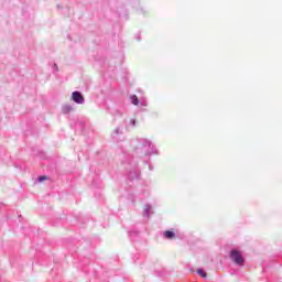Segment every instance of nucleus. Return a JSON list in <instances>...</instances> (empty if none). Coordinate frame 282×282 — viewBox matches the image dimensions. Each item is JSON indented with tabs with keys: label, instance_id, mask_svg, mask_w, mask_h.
<instances>
[{
	"label": "nucleus",
	"instance_id": "1",
	"mask_svg": "<svg viewBox=\"0 0 282 282\" xmlns=\"http://www.w3.org/2000/svg\"><path fill=\"white\" fill-rule=\"evenodd\" d=\"M229 257L231 261L236 263V265H243V263L246 262V259H243V256H241V252H239L238 250H231Z\"/></svg>",
	"mask_w": 282,
	"mask_h": 282
},
{
	"label": "nucleus",
	"instance_id": "2",
	"mask_svg": "<svg viewBox=\"0 0 282 282\" xmlns=\"http://www.w3.org/2000/svg\"><path fill=\"white\" fill-rule=\"evenodd\" d=\"M72 98L77 105H83V102H85V97H83V94H80L79 91H74L72 94Z\"/></svg>",
	"mask_w": 282,
	"mask_h": 282
},
{
	"label": "nucleus",
	"instance_id": "3",
	"mask_svg": "<svg viewBox=\"0 0 282 282\" xmlns=\"http://www.w3.org/2000/svg\"><path fill=\"white\" fill-rule=\"evenodd\" d=\"M163 235H164L165 239H175V232H173L171 230L164 231Z\"/></svg>",
	"mask_w": 282,
	"mask_h": 282
},
{
	"label": "nucleus",
	"instance_id": "4",
	"mask_svg": "<svg viewBox=\"0 0 282 282\" xmlns=\"http://www.w3.org/2000/svg\"><path fill=\"white\" fill-rule=\"evenodd\" d=\"M130 101L132 102V105L138 106L140 104V99L138 98V96L132 95L130 96Z\"/></svg>",
	"mask_w": 282,
	"mask_h": 282
},
{
	"label": "nucleus",
	"instance_id": "5",
	"mask_svg": "<svg viewBox=\"0 0 282 282\" xmlns=\"http://www.w3.org/2000/svg\"><path fill=\"white\" fill-rule=\"evenodd\" d=\"M196 272L199 274V276L206 279V272H204L202 269L196 270Z\"/></svg>",
	"mask_w": 282,
	"mask_h": 282
},
{
	"label": "nucleus",
	"instance_id": "6",
	"mask_svg": "<svg viewBox=\"0 0 282 282\" xmlns=\"http://www.w3.org/2000/svg\"><path fill=\"white\" fill-rule=\"evenodd\" d=\"M45 180H47V176H40L39 177V182H45Z\"/></svg>",
	"mask_w": 282,
	"mask_h": 282
},
{
	"label": "nucleus",
	"instance_id": "7",
	"mask_svg": "<svg viewBox=\"0 0 282 282\" xmlns=\"http://www.w3.org/2000/svg\"><path fill=\"white\" fill-rule=\"evenodd\" d=\"M133 127H135V120L132 121Z\"/></svg>",
	"mask_w": 282,
	"mask_h": 282
}]
</instances>
